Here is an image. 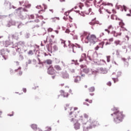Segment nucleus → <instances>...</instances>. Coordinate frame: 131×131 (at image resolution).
I'll return each instance as SVG.
<instances>
[{
    "label": "nucleus",
    "mask_w": 131,
    "mask_h": 131,
    "mask_svg": "<svg viewBox=\"0 0 131 131\" xmlns=\"http://www.w3.org/2000/svg\"><path fill=\"white\" fill-rule=\"evenodd\" d=\"M113 113L111 114V116H113V122L116 124H118L123 121V119L125 116L123 115L122 112L119 111L118 107H114L112 108Z\"/></svg>",
    "instance_id": "f257e3e1"
},
{
    "label": "nucleus",
    "mask_w": 131,
    "mask_h": 131,
    "mask_svg": "<svg viewBox=\"0 0 131 131\" xmlns=\"http://www.w3.org/2000/svg\"><path fill=\"white\" fill-rule=\"evenodd\" d=\"M69 116L71 118L70 119L71 122H72L74 123L73 126L75 130H78V129H80V123L78 122V120L75 119L76 117H77V115H76V113L75 112H71L69 113Z\"/></svg>",
    "instance_id": "f03ea898"
},
{
    "label": "nucleus",
    "mask_w": 131,
    "mask_h": 131,
    "mask_svg": "<svg viewBox=\"0 0 131 131\" xmlns=\"http://www.w3.org/2000/svg\"><path fill=\"white\" fill-rule=\"evenodd\" d=\"M78 121H80L82 123L83 131H89L90 128L92 127V126H90L91 124H92L91 119L88 121V119L81 116Z\"/></svg>",
    "instance_id": "7ed1b4c3"
},
{
    "label": "nucleus",
    "mask_w": 131,
    "mask_h": 131,
    "mask_svg": "<svg viewBox=\"0 0 131 131\" xmlns=\"http://www.w3.org/2000/svg\"><path fill=\"white\" fill-rule=\"evenodd\" d=\"M22 9V7H19L17 10V12L16 13V16L19 19L21 20H25L27 18V14H25V12H28L26 9H23V11H20Z\"/></svg>",
    "instance_id": "20e7f679"
},
{
    "label": "nucleus",
    "mask_w": 131,
    "mask_h": 131,
    "mask_svg": "<svg viewBox=\"0 0 131 131\" xmlns=\"http://www.w3.org/2000/svg\"><path fill=\"white\" fill-rule=\"evenodd\" d=\"M85 39H87V40H88V41H85V43H89V41H90L91 43L95 45V43H96V42L97 41V37L95 35H91L90 37L89 35H88L86 37Z\"/></svg>",
    "instance_id": "39448f33"
},
{
    "label": "nucleus",
    "mask_w": 131,
    "mask_h": 131,
    "mask_svg": "<svg viewBox=\"0 0 131 131\" xmlns=\"http://www.w3.org/2000/svg\"><path fill=\"white\" fill-rule=\"evenodd\" d=\"M68 43H69V47L70 48V49H71L73 53H75V51H74V48H78L79 49H80V45L77 44V43H76V45H74V44L71 43V42L70 41V40H69L68 41Z\"/></svg>",
    "instance_id": "423d86ee"
},
{
    "label": "nucleus",
    "mask_w": 131,
    "mask_h": 131,
    "mask_svg": "<svg viewBox=\"0 0 131 131\" xmlns=\"http://www.w3.org/2000/svg\"><path fill=\"white\" fill-rule=\"evenodd\" d=\"M0 56H2L4 60H7L8 59V54L6 53V51H5L4 49H2L1 50Z\"/></svg>",
    "instance_id": "0eeeda50"
},
{
    "label": "nucleus",
    "mask_w": 131,
    "mask_h": 131,
    "mask_svg": "<svg viewBox=\"0 0 131 131\" xmlns=\"http://www.w3.org/2000/svg\"><path fill=\"white\" fill-rule=\"evenodd\" d=\"M74 82L79 83L81 81V77L80 76H74Z\"/></svg>",
    "instance_id": "6e6552de"
},
{
    "label": "nucleus",
    "mask_w": 131,
    "mask_h": 131,
    "mask_svg": "<svg viewBox=\"0 0 131 131\" xmlns=\"http://www.w3.org/2000/svg\"><path fill=\"white\" fill-rule=\"evenodd\" d=\"M47 72L48 74H50V75H54V74L55 73V70H54V68L52 67V66H50L48 69Z\"/></svg>",
    "instance_id": "1a4fd4ad"
},
{
    "label": "nucleus",
    "mask_w": 131,
    "mask_h": 131,
    "mask_svg": "<svg viewBox=\"0 0 131 131\" xmlns=\"http://www.w3.org/2000/svg\"><path fill=\"white\" fill-rule=\"evenodd\" d=\"M99 125V123H98V121L96 120H94L92 121L91 120V124L89 125V126H91V128H89V129H92L93 127H95V126H97V125Z\"/></svg>",
    "instance_id": "9d476101"
},
{
    "label": "nucleus",
    "mask_w": 131,
    "mask_h": 131,
    "mask_svg": "<svg viewBox=\"0 0 131 131\" xmlns=\"http://www.w3.org/2000/svg\"><path fill=\"white\" fill-rule=\"evenodd\" d=\"M16 22L14 20H10L7 22V24L6 25L7 27H11L12 26L15 25Z\"/></svg>",
    "instance_id": "9b49d317"
},
{
    "label": "nucleus",
    "mask_w": 131,
    "mask_h": 131,
    "mask_svg": "<svg viewBox=\"0 0 131 131\" xmlns=\"http://www.w3.org/2000/svg\"><path fill=\"white\" fill-rule=\"evenodd\" d=\"M81 72H84V73L88 74L90 72V70L86 68H84L83 65L81 66Z\"/></svg>",
    "instance_id": "f8f14e48"
},
{
    "label": "nucleus",
    "mask_w": 131,
    "mask_h": 131,
    "mask_svg": "<svg viewBox=\"0 0 131 131\" xmlns=\"http://www.w3.org/2000/svg\"><path fill=\"white\" fill-rule=\"evenodd\" d=\"M4 6L5 7H8L9 8V10H11L12 9V4L11 3L7 0L5 1L4 2Z\"/></svg>",
    "instance_id": "ddd939ff"
},
{
    "label": "nucleus",
    "mask_w": 131,
    "mask_h": 131,
    "mask_svg": "<svg viewBox=\"0 0 131 131\" xmlns=\"http://www.w3.org/2000/svg\"><path fill=\"white\" fill-rule=\"evenodd\" d=\"M62 77L63 79H69V74L67 72H64L62 73Z\"/></svg>",
    "instance_id": "4468645a"
},
{
    "label": "nucleus",
    "mask_w": 131,
    "mask_h": 131,
    "mask_svg": "<svg viewBox=\"0 0 131 131\" xmlns=\"http://www.w3.org/2000/svg\"><path fill=\"white\" fill-rule=\"evenodd\" d=\"M86 61V54L83 53L81 56V58L79 59V62H82V61Z\"/></svg>",
    "instance_id": "2eb2a0df"
},
{
    "label": "nucleus",
    "mask_w": 131,
    "mask_h": 131,
    "mask_svg": "<svg viewBox=\"0 0 131 131\" xmlns=\"http://www.w3.org/2000/svg\"><path fill=\"white\" fill-rule=\"evenodd\" d=\"M112 34H113L114 36H115V37H117V36H120L121 35V32H120V33H117L116 35L115 34L116 33V31H113L112 32Z\"/></svg>",
    "instance_id": "dca6fc26"
},
{
    "label": "nucleus",
    "mask_w": 131,
    "mask_h": 131,
    "mask_svg": "<svg viewBox=\"0 0 131 131\" xmlns=\"http://www.w3.org/2000/svg\"><path fill=\"white\" fill-rule=\"evenodd\" d=\"M31 128L33 129V130H36L37 128V125L36 124H32L30 125Z\"/></svg>",
    "instance_id": "f3484780"
},
{
    "label": "nucleus",
    "mask_w": 131,
    "mask_h": 131,
    "mask_svg": "<svg viewBox=\"0 0 131 131\" xmlns=\"http://www.w3.org/2000/svg\"><path fill=\"white\" fill-rule=\"evenodd\" d=\"M17 43V47H19L20 46L24 47V46H25V42L24 41H20L18 42Z\"/></svg>",
    "instance_id": "a211bd4d"
},
{
    "label": "nucleus",
    "mask_w": 131,
    "mask_h": 131,
    "mask_svg": "<svg viewBox=\"0 0 131 131\" xmlns=\"http://www.w3.org/2000/svg\"><path fill=\"white\" fill-rule=\"evenodd\" d=\"M89 93H94L95 91V86H91L88 89Z\"/></svg>",
    "instance_id": "6ab92c4d"
},
{
    "label": "nucleus",
    "mask_w": 131,
    "mask_h": 131,
    "mask_svg": "<svg viewBox=\"0 0 131 131\" xmlns=\"http://www.w3.org/2000/svg\"><path fill=\"white\" fill-rule=\"evenodd\" d=\"M27 4H28V1H26L25 3V5H24L26 8H27L28 9H29V8H30V7H31V4H29L27 5Z\"/></svg>",
    "instance_id": "aec40b11"
},
{
    "label": "nucleus",
    "mask_w": 131,
    "mask_h": 131,
    "mask_svg": "<svg viewBox=\"0 0 131 131\" xmlns=\"http://www.w3.org/2000/svg\"><path fill=\"white\" fill-rule=\"evenodd\" d=\"M100 6H111L112 7H113V4L109 3H107V4H106V3L103 2Z\"/></svg>",
    "instance_id": "412c9836"
},
{
    "label": "nucleus",
    "mask_w": 131,
    "mask_h": 131,
    "mask_svg": "<svg viewBox=\"0 0 131 131\" xmlns=\"http://www.w3.org/2000/svg\"><path fill=\"white\" fill-rule=\"evenodd\" d=\"M60 96L63 98H68L69 94L68 93H64L63 94H61Z\"/></svg>",
    "instance_id": "4be33fe9"
},
{
    "label": "nucleus",
    "mask_w": 131,
    "mask_h": 131,
    "mask_svg": "<svg viewBox=\"0 0 131 131\" xmlns=\"http://www.w3.org/2000/svg\"><path fill=\"white\" fill-rule=\"evenodd\" d=\"M15 50L17 53L20 54V52H21V48L19 46H15Z\"/></svg>",
    "instance_id": "5701e85b"
},
{
    "label": "nucleus",
    "mask_w": 131,
    "mask_h": 131,
    "mask_svg": "<svg viewBox=\"0 0 131 131\" xmlns=\"http://www.w3.org/2000/svg\"><path fill=\"white\" fill-rule=\"evenodd\" d=\"M47 50L50 52L51 54L53 53V50H52V46H48L47 47Z\"/></svg>",
    "instance_id": "b1692460"
},
{
    "label": "nucleus",
    "mask_w": 131,
    "mask_h": 131,
    "mask_svg": "<svg viewBox=\"0 0 131 131\" xmlns=\"http://www.w3.org/2000/svg\"><path fill=\"white\" fill-rule=\"evenodd\" d=\"M92 21H91L89 23V24L90 25H92V26H94V25H95V21H96V18H94L92 20Z\"/></svg>",
    "instance_id": "393cba45"
},
{
    "label": "nucleus",
    "mask_w": 131,
    "mask_h": 131,
    "mask_svg": "<svg viewBox=\"0 0 131 131\" xmlns=\"http://www.w3.org/2000/svg\"><path fill=\"white\" fill-rule=\"evenodd\" d=\"M25 38H29V37H30V33L28 32L26 33L25 34Z\"/></svg>",
    "instance_id": "a878e982"
},
{
    "label": "nucleus",
    "mask_w": 131,
    "mask_h": 131,
    "mask_svg": "<svg viewBox=\"0 0 131 131\" xmlns=\"http://www.w3.org/2000/svg\"><path fill=\"white\" fill-rule=\"evenodd\" d=\"M55 68L58 71H60V70H62V69L61 68V67L59 66H55Z\"/></svg>",
    "instance_id": "bb28decb"
},
{
    "label": "nucleus",
    "mask_w": 131,
    "mask_h": 131,
    "mask_svg": "<svg viewBox=\"0 0 131 131\" xmlns=\"http://www.w3.org/2000/svg\"><path fill=\"white\" fill-rule=\"evenodd\" d=\"M119 25L121 26V28L122 27H123V26H124L125 24H124V23H123L122 20H121V22H119Z\"/></svg>",
    "instance_id": "cd10ccee"
},
{
    "label": "nucleus",
    "mask_w": 131,
    "mask_h": 131,
    "mask_svg": "<svg viewBox=\"0 0 131 131\" xmlns=\"http://www.w3.org/2000/svg\"><path fill=\"white\" fill-rule=\"evenodd\" d=\"M114 43L116 46H118V45H120V46L121 45H120V41L119 40L115 41Z\"/></svg>",
    "instance_id": "c85d7f7f"
},
{
    "label": "nucleus",
    "mask_w": 131,
    "mask_h": 131,
    "mask_svg": "<svg viewBox=\"0 0 131 131\" xmlns=\"http://www.w3.org/2000/svg\"><path fill=\"white\" fill-rule=\"evenodd\" d=\"M53 50L54 52H57L58 51V47L56 45L54 46Z\"/></svg>",
    "instance_id": "c756f323"
},
{
    "label": "nucleus",
    "mask_w": 131,
    "mask_h": 131,
    "mask_svg": "<svg viewBox=\"0 0 131 131\" xmlns=\"http://www.w3.org/2000/svg\"><path fill=\"white\" fill-rule=\"evenodd\" d=\"M53 20V22H56V20H60L59 17H54L51 18Z\"/></svg>",
    "instance_id": "7c9ffc66"
},
{
    "label": "nucleus",
    "mask_w": 131,
    "mask_h": 131,
    "mask_svg": "<svg viewBox=\"0 0 131 131\" xmlns=\"http://www.w3.org/2000/svg\"><path fill=\"white\" fill-rule=\"evenodd\" d=\"M122 72L121 71H119L117 73V77H120L121 76Z\"/></svg>",
    "instance_id": "2f4dec72"
},
{
    "label": "nucleus",
    "mask_w": 131,
    "mask_h": 131,
    "mask_svg": "<svg viewBox=\"0 0 131 131\" xmlns=\"http://www.w3.org/2000/svg\"><path fill=\"white\" fill-rule=\"evenodd\" d=\"M27 17H29V19H34V15L33 14H31L30 16L27 15Z\"/></svg>",
    "instance_id": "473e14b6"
},
{
    "label": "nucleus",
    "mask_w": 131,
    "mask_h": 131,
    "mask_svg": "<svg viewBox=\"0 0 131 131\" xmlns=\"http://www.w3.org/2000/svg\"><path fill=\"white\" fill-rule=\"evenodd\" d=\"M113 80L114 81V83L117 82L118 81V78H112Z\"/></svg>",
    "instance_id": "72a5a7b5"
},
{
    "label": "nucleus",
    "mask_w": 131,
    "mask_h": 131,
    "mask_svg": "<svg viewBox=\"0 0 131 131\" xmlns=\"http://www.w3.org/2000/svg\"><path fill=\"white\" fill-rule=\"evenodd\" d=\"M8 17V15H0V19H4V18H7Z\"/></svg>",
    "instance_id": "f704fd0d"
},
{
    "label": "nucleus",
    "mask_w": 131,
    "mask_h": 131,
    "mask_svg": "<svg viewBox=\"0 0 131 131\" xmlns=\"http://www.w3.org/2000/svg\"><path fill=\"white\" fill-rule=\"evenodd\" d=\"M122 6L119 5V6H117V4L116 5V9H117V10H119V9H120V8L121 9H122Z\"/></svg>",
    "instance_id": "c9c22d12"
},
{
    "label": "nucleus",
    "mask_w": 131,
    "mask_h": 131,
    "mask_svg": "<svg viewBox=\"0 0 131 131\" xmlns=\"http://www.w3.org/2000/svg\"><path fill=\"white\" fill-rule=\"evenodd\" d=\"M110 58H111V56H106V59H107V62L109 63L110 62Z\"/></svg>",
    "instance_id": "e433bc0d"
},
{
    "label": "nucleus",
    "mask_w": 131,
    "mask_h": 131,
    "mask_svg": "<svg viewBox=\"0 0 131 131\" xmlns=\"http://www.w3.org/2000/svg\"><path fill=\"white\" fill-rule=\"evenodd\" d=\"M122 8H123L124 11L125 12H126V10H127V7H126V6H125V5H123V6H122Z\"/></svg>",
    "instance_id": "4c0bfd02"
},
{
    "label": "nucleus",
    "mask_w": 131,
    "mask_h": 131,
    "mask_svg": "<svg viewBox=\"0 0 131 131\" xmlns=\"http://www.w3.org/2000/svg\"><path fill=\"white\" fill-rule=\"evenodd\" d=\"M121 29H120V30H122V31H127V29H126V28H124V27H122L121 28Z\"/></svg>",
    "instance_id": "58836bf2"
},
{
    "label": "nucleus",
    "mask_w": 131,
    "mask_h": 131,
    "mask_svg": "<svg viewBox=\"0 0 131 131\" xmlns=\"http://www.w3.org/2000/svg\"><path fill=\"white\" fill-rule=\"evenodd\" d=\"M95 25V24H99V25H102V23H100V22H99V21L98 20H95L94 21Z\"/></svg>",
    "instance_id": "ea45409f"
},
{
    "label": "nucleus",
    "mask_w": 131,
    "mask_h": 131,
    "mask_svg": "<svg viewBox=\"0 0 131 131\" xmlns=\"http://www.w3.org/2000/svg\"><path fill=\"white\" fill-rule=\"evenodd\" d=\"M47 64L50 65V64H52V60H50V59L47 60Z\"/></svg>",
    "instance_id": "a19ab883"
},
{
    "label": "nucleus",
    "mask_w": 131,
    "mask_h": 131,
    "mask_svg": "<svg viewBox=\"0 0 131 131\" xmlns=\"http://www.w3.org/2000/svg\"><path fill=\"white\" fill-rule=\"evenodd\" d=\"M28 64H31V60L29 59L28 63H27V62H26L27 67V66H28Z\"/></svg>",
    "instance_id": "79ce46f5"
},
{
    "label": "nucleus",
    "mask_w": 131,
    "mask_h": 131,
    "mask_svg": "<svg viewBox=\"0 0 131 131\" xmlns=\"http://www.w3.org/2000/svg\"><path fill=\"white\" fill-rule=\"evenodd\" d=\"M28 55H33V51L32 50H30L29 52L28 53Z\"/></svg>",
    "instance_id": "37998d69"
},
{
    "label": "nucleus",
    "mask_w": 131,
    "mask_h": 131,
    "mask_svg": "<svg viewBox=\"0 0 131 131\" xmlns=\"http://www.w3.org/2000/svg\"><path fill=\"white\" fill-rule=\"evenodd\" d=\"M55 62L57 64H59V63H60V59H58V58H55Z\"/></svg>",
    "instance_id": "c03bdc74"
},
{
    "label": "nucleus",
    "mask_w": 131,
    "mask_h": 131,
    "mask_svg": "<svg viewBox=\"0 0 131 131\" xmlns=\"http://www.w3.org/2000/svg\"><path fill=\"white\" fill-rule=\"evenodd\" d=\"M70 71L71 73H74L75 72V70L74 69H70Z\"/></svg>",
    "instance_id": "a18cd8bd"
},
{
    "label": "nucleus",
    "mask_w": 131,
    "mask_h": 131,
    "mask_svg": "<svg viewBox=\"0 0 131 131\" xmlns=\"http://www.w3.org/2000/svg\"><path fill=\"white\" fill-rule=\"evenodd\" d=\"M7 116H10V117L12 116H14V112H12L11 114H7Z\"/></svg>",
    "instance_id": "49530a36"
},
{
    "label": "nucleus",
    "mask_w": 131,
    "mask_h": 131,
    "mask_svg": "<svg viewBox=\"0 0 131 131\" xmlns=\"http://www.w3.org/2000/svg\"><path fill=\"white\" fill-rule=\"evenodd\" d=\"M22 26H23V24H19L17 26V28L20 29V28H21V27H22Z\"/></svg>",
    "instance_id": "de8ad7c7"
},
{
    "label": "nucleus",
    "mask_w": 131,
    "mask_h": 131,
    "mask_svg": "<svg viewBox=\"0 0 131 131\" xmlns=\"http://www.w3.org/2000/svg\"><path fill=\"white\" fill-rule=\"evenodd\" d=\"M98 71L97 70H94L92 71V74H96V73H98Z\"/></svg>",
    "instance_id": "09e8293b"
},
{
    "label": "nucleus",
    "mask_w": 131,
    "mask_h": 131,
    "mask_svg": "<svg viewBox=\"0 0 131 131\" xmlns=\"http://www.w3.org/2000/svg\"><path fill=\"white\" fill-rule=\"evenodd\" d=\"M89 117V116L86 115V114H84V118H86V119H88V118Z\"/></svg>",
    "instance_id": "8fccbe9b"
},
{
    "label": "nucleus",
    "mask_w": 131,
    "mask_h": 131,
    "mask_svg": "<svg viewBox=\"0 0 131 131\" xmlns=\"http://www.w3.org/2000/svg\"><path fill=\"white\" fill-rule=\"evenodd\" d=\"M106 84L107 85H108V86H111V84H112V83H111V81H109L106 83Z\"/></svg>",
    "instance_id": "3c124183"
},
{
    "label": "nucleus",
    "mask_w": 131,
    "mask_h": 131,
    "mask_svg": "<svg viewBox=\"0 0 131 131\" xmlns=\"http://www.w3.org/2000/svg\"><path fill=\"white\" fill-rule=\"evenodd\" d=\"M48 31H49V32H52V31H53V28H49L48 29Z\"/></svg>",
    "instance_id": "603ef678"
},
{
    "label": "nucleus",
    "mask_w": 131,
    "mask_h": 131,
    "mask_svg": "<svg viewBox=\"0 0 131 131\" xmlns=\"http://www.w3.org/2000/svg\"><path fill=\"white\" fill-rule=\"evenodd\" d=\"M38 61V64H42V62H40V59H39V58H37Z\"/></svg>",
    "instance_id": "864d4df0"
},
{
    "label": "nucleus",
    "mask_w": 131,
    "mask_h": 131,
    "mask_svg": "<svg viewBox=\"0 0 131 131\" xmlns=\"http://www.w3.org/2000/svg\"><path fill=\"white\" fill-rule=\"evenodd\" d=\"M38 18L41 20H42L43 19V16L42 15H40V16H38Z\"/></svg>",
    "instance_id": "5fc2aeb1"
},
{
    "label": "nucleus",
    "mask_w": 131,
    "mask_h": 131,
    "mask_svg": "<svg viewBox=\"0 0 131 131\" xmlns=\"http://www.w3.org/2000/svg\"><path fill=\"white\" fill-rule=\"evenodd\" d=\"M99 48H100V47H99V46H97L95 47V50H96V51H98V50H99Z\"/></svg>",
    "instance_id": "6e6d98bb"
},
{
    "label": "nucleus",
    "mask_w": 131,
    "mask_h": 131,
    "mask_svg": "<svg viewBox=\"0 0 131 131\" xmlns=\"http://www.w3.org/2000/svg\"><path fill=\"white\" fill-rule=\"evenodd\" d=\"M83 104H84V105H86V106H90V104H89V103H88L86 102H84L83 103Z\"/></svg>",
    "instance_id": "4d7b16f0"
},
{
    "label": "nucleus",
    "mask_w": 131,
    "mask_h": 131,
    "mask_svg": "<svg viewBox=\"0 0 131 131\" xmlns=\"http://www.w3.org/2000/svg\"><path fill=\"white\" fill-rule=\"evenodd\" d=\"M66 33H69L70 32V30L68 29H67L66 31H65Z\"/></svg>",
    "instance_id": "13d9d810"
},
{
    "label": "nucleus",
    "mask_w": 131,
    "mask_h": 131,
    "mask_svg": "<svg viewBox=\"0 0 131 131\" xmlns=\"http://www.w3.org/2000/svg\"><path fill=\"white\" fill-rule=\"evenodd\" d=\"M43 6L44 7V9L47 10V9L48 8V6H47V5H46V4H43Z\"/></svg>",
    "instance_id": "bf43d9fd"
},
{
    "label": "nucleus",
    "mask_w": 131,
    "mask_h": 131,
    "mask_svg": "<svg viewBox=\"0 0 131 131\" xmlns=\"http://www.w3.org/2000/svg\"><path fill=\"white\" fill-rule=\"evenodd\" d=\"M23 74V72H22V71H19V72H18L19 75L21 76V75H22Z\"/></svg>",
    "instance_id": "052dcab7"
},
{
    "label": "nucleus",
    "mask_w": 131,
    "mask_h": 131,
    "mask_svg": "<svg viewBox=\"0 0 131 131\" xmlns=\"http://www.w3.org/2000/svg\"><path fill=\"white\" fill-rule=\"evenodd\" d=\"M19 4L20 6H22L24 4V1L19 2Z\"/></svg>",
    "instance_id": "680f3d73"
},
{
    "label": "nucleus",
    "mask_w": 131,
    "mask_h": 131,
    "mask_svg": "<svg viewBox=\"0 0 131 131\" xmlns=\"http://www.w3.org/2000/svg\"><path fill=\"white\" fill-rule=\"evenodd\" d=\"M19 58L21 59V60H23V59H24L23 55H19Z\"/></svg>",
    "instance_id": "e2e57ef3"
},
{
    "label": "nucleus",
    "mask_w": 131,
    "mask_h": 131,
    "mask_svg": "<svg viewBox=\"0 0 131 131\" xmlns=\"http://www.w3.org/2000/svg\"><path fill=\"white\" fill-rule=\"evenodd\" d=\"M23 91L24 93H26L27 90H26V88H23Z\"/></svg>",
    "instance_id": "0e129e2a"
},
{
    "label": "nucleus",
    "mask_w": 131,
    "mask_h": 131,
    "mask_svg": "<svg viewBox=\"0 0 131 131\" xmlns=\"http://www.w3.org/2000/svg\"><path fill=\"white\" fill-rule=\"evenodd\" d=\"M37 88H38V86H35L34 87L32 88V90H36Z\"/></svg>",
    "instance_id": "69168bd1"
},
{
    "label": "nucleus",
    "mask_w": 131,
    "mask_h": 131,
    "mask_svg": "<svg viewBox=\"0 0 131 131\" xmlns=\"http://www.w3.org/2000/svg\"><path fill=\"white\" fill-rule=\"evenodd\" d=\"M34 21H35V22H36V23H39V19H35Z\"/></svg>",
    "instance_id": "338daca9"
},
{
    "label": "nucleus",
    "mask_w": 131,
    "mask_h": 131,
    "mask_svg": "<svg viewBox=\"0 0 131 131\" xmlns=\"http://www.w3.org/2000/svg\"><path fill=\"white\" fill-rule=\"evenodd\" d=\"M69 13H70V12H66L64 13V15H66V16H68V15H69Z\"/></svg>",
    "instance_id": "774afa93"
}]
</instances>
